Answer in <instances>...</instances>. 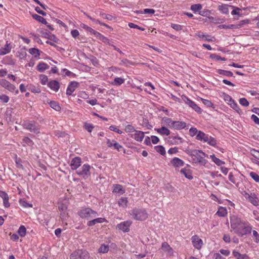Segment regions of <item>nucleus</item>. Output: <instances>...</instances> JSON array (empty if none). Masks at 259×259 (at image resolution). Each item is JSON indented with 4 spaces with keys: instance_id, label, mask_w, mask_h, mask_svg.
I'll list each match as a JSON object with an SVG mask.
<instances>
[{
    "instance_id": "1",
    "label": "nucleus",
    "mask_w": 259,
    "mask_h": 259,
    "mask_svg": "<svg viewBox=\"0 0 259 259\" xmlns=\"http://www.w3.org/2000/svg\"><path fill=\"white\" fill-rule=\"evenodd\" d=\"M230 223L231 229L240 237L250 234L251 232L252 227L235 216L231 218Z\"/></svg>"
},
{
    "instance_id": "2",
    "label": "nucleus",
    "mask_w": 259,
    "mask_h": 259,
    "mask_svg": "<svg viewBox=\"0 0 259 259\" xmlns=\"http://www.w3.org/2000/svg\"><path fill=\"white\" fill-rule=\"evenodd\" d=\"M191 156L193 162L195 163H199L202 165L206 164V160L205 159L206 154L201 150H191L187 153Z\"/></svg>"
},
{
    "instance_id": "3",
    "label": "nucleus",
    "mask_w": 259,
    "mask_h": 259,
    "mask_svg": "<svg viewBox=\"0 0 259 259\" xmlns=\"http://www.w3.org/2000/svg\"><path fill=\"white\" fill-rule=\"evenodd\" d=\"M130 214L134 219L137 221H143L146 220L148 218V214L146 211L143 209H133L131 211Z\"/></svg>"
},
{
    "instance_id": "4",
    "label": "nucleus",
    "mask_w": 259,
    "mask_h": 259,
    "mask_svg": "<svg viewBox=\"0 0 259 259\" xmlns=\"http://www.w3.org/2000/svg\"><path fill=\"white\" fill-rule=\"evenodd\" d=\"M90 257L89 252L85 250L78 249L72 253L70 259H88Z\"/></svg>"
},
{
    "instance_id": "5",
    "label": "nucleus",
    "mask_w": 259,
    "mask_h": 259,
    "mask_svg": "<svg viewBox=\"0 0 259 259\" xmlns=\"http://www.w3.org/2000/svg\"><path fill=\"white\" fill-rule=\"evenodd\" d=\"M78 213L81 218L86 219L95 218L97 215V213L90 208H86L82 209L79 211Z\"/></svg>"
},
{
    "instance_id": "6",
    "label": "nucleus",
    "mask_w": 259,
    "mask_h": 259,
    "mask_svg": "<svg viewBox=\"0 0 259 259\" xmlns=\"http://www.w3.org/2000/svg\"><path fill=\"white\" fill-rule=\"evenodd\" d=\"M91 168L89 164H84L80 169L76 170V173L79 176H82L84 179H87L91 176Z\"/></svg>"
},
{
    "instance_id": "7",
    "label": "nucleus",
    "mask_w": 259,
    "mask_h": 259,
    "mask_svg": "<svg viewBox=\"0 0 259 259\" xmlns=\"http://www.w3.org/2000/svg\"><path fill=\"white\" fill-rule=\"evenodd\" d=\"M24 127L25 128L35 134H37L40 133L39 126L37 125L33 121H28L25 122L24 123Z\"/></svg>"
},
{
    "instance_id": "8",
    "label": "nucleus",
    "mask_w": 259,
    "mask_h": 259,
    "mask_svg": "<svg viewBox=\"0 0 259 259\" xmlns=\"http://www.w3.org/2000/svg\"><path fill=\"white\" fill-rule=\"evenodd\" d=\"M244 196L254 206H257L258 205L259 199L254 193L249 194L247 192H245Z\"/></svg>"
},
{
    "instance_id": "9",
    "label": "nucleus",
    "mask_w": 259,
    "mask_h": 259,
    "mask_svg": "<svg viewBox=\"0 0 259 259\" xmlns=\"http://www.w3.org/2000/svg\"><path fill=\"white\" fill-rule=\"evenodd\" d=\"M132 224L130 221H124L118 224L116 228L123 232H128L130 231V227Z\"/></svg>"
},
{
    "instance_id": "10",
    "label": "nucleus",
    "mask_w": 259,
    "mask_h": 259,
    "mask_svg": "<svg viewBox=\"0 0 259 259\" xmlns=\"http://www.w3.org/2000/svg\"><path fill=\"white\" fill-rule=\"evenodd\" d=\"M0 85L11 92L15 91L16 87L5 79H0Z\"/></svg>"
},
{
    "instance_id": "11",
    "label": "nucleus",
    "mask_w": 259,
    "mask_h": 259,
    "mask_svg": "<svg viewBox=\"0 0 259 259\" xmlns=\"http://www.w3.org/2000/svg\"><path fill=\"white\" fill-rule=\"evenodd\" d=\"M191 239L193 245L195 248L199 249L201 248L203 242L197 235L193 236Z\"/></svg>"
},
{
    "instance_id": "12",
    "label": "nucleus",
    "mask_w": 259,
    "mask_h": 259,
    "mask_svg": "<svg viewBox=\"0 0 259 259\" xmlns=\"http://www.w3.org/2000/svg\"><path fill=\"white\" fill-rule=\"evenodd\" d=\"M81 163V158L79 157H75L72 159L70 165L72 170H76L80 166Z\"/></svg>"
},
{
    "instance_id": "13",
    "label": "nucleus",
    "mask_w": 259,
    "mask_h": 259,
    "mask_svg": "<svg viewBox=\"0 0 259 259\" xmlns=\"http://www.w3.org/2000/svg\"><path fill=\"white\" fill-rule=\"evenodd\" d=\"M78 86V83L76 81H71L67 87L66 94L71 95Z\"/></svg>"
},
{
    "instance_id": "14",
    "label": "nucleus",
    "mask_w": 259,
    "mask_h": 259,
    "mask_svg": "<svg viewBox=\"0 0 259 259\" xmlns=\"http://www.w3.org/2000/svg\"><path fill=\"white\" fill-rule=\"evenodd\" d=\"M0 197L3 199L4 205L5 207H9L10 205L9 202V196L5 191H0Z\"/></svg>"
},
{
    "instance_id": "15",
    "label": "nucleus",
    "mask_w": 259,
    "mask_h": 259,
    "mask_svg": "<svg viewBox=\"0 0 259 259\" xmlns=\"http://www.w3.org/2000/svg\"><path fill=\"white\" fill-rule=\"evenodd\" d=\"M172 125V128L174 129L180 130L185 128L186 123L184 121H175Z\"/></svg>"
},
{
    "instance_id": "16",
    "label": "nucleus",
    "mask_w": 259,
    "mask_h": 259,
    "mask_svg": "<svg viewBox=\"0 0 259 259\" xmlns=\"http://www.w3.org/2000/svg\"><path fill=\"white\" fill-rule=\"evenodd\" d=\"M48 85L49 88L55 92L58 91L60 88L59 82L57 80H52L50 81L48 83Z\"/></svg>"
},
{
    "instance_id": "17",
    "label": "nucleus",
    "mask_w": 259,
    "mask_h": 259,
    "mask_svg": "<svg viewBox=\"0 0 259 259\" xmlns=\"http://www.w3.org/2000/svg\"><path fill=\"white\" fill-rule=\"evenodd\" d=\"M171 164L174 167H180L184 165V162L178 157H175L170 161Z\"/></svg>"
},
{
    "instance_id": "18",
    "label": "nucleus",
    "mask_w": 259,
    "mask_h": 259,
    "mask_svg": "<svg viewBox=\"0 0 259 259\" xmlns=\"http://www.w3.org/2000/svg\"><path fill=\"white\" fill-rule=\"evenodd\" d=\"M12 49L10 44H8V41L4 48L0 49V55H5L9 53Z\"/></svg>"
},
{
    "instance_id": "19",
    "label": "nucleus",
    "mask_w": 259,
    "mask_h": 259,
    "mask_svg": "<svg viewBox=\"0 0 259 259\" xmlns=\"http://www.w3.org/2000/svg\"><path fill=\"white\" fill-rule=\"evenodd\" d=\"M46 103L50 105V107L55 110L56 111H59L61 110V107L59 105L58 103L55 101H50L47 100Z\"/></svg>"
},
{
    "instance_id": "20",
    "label": "nucleus",
    "mask_w": 259,
    "mask_h": 259,
    "mask_svg": "<svg viewBox=\"0 0 259 259\" xmlns=\"http://www.w3.org/2000/svg\"><path fill=\"white\" fill-rule=\"evenodd\" d=\"M169 139V142L172 144L178 145L183 143L182 138L178 136H170Z\"/></svg>"
},
{
    "instance_id": "21",
    "label": "nucleus",
    "mask_w": 259,
    "mask_h": 259,
    "mask_svg": "<svg viewBox=\"0 0 259 259\" xmlns=\"http://www.w3.org/2000/svg\"><path fill=\"white\" fill-rule=\"evenodd\" d=\"M105 221L106 220L104 218H99L89 221L87 223V225L88 226H92L95 225L96 224L102 223Z\"/></svg>"
},
{
    "instance_id": "22",
    "label": "nucleus",
    "mask_w": 259,
    "mask_h": 259,
    "mask_svg": "<svg viewBox=\"0 0 259 259\" xmlns=\"http://www.w3.org/2000/svg\"><path fill=\"white\" fill-rule=\"evenodd\" d=\"M229 7L235 8L233 6H229L228 5H222L219 6V10L223 13L225 14H228L229 13Z\"/></svg>"
},
{
    "instance_id": "23",
    "label": "nucleus",
    "mask_w": 259,
    "mask_h": 259,
    "mask_svg": "<svg viewBox=\"0 0 259 259\" xmlns=\"http://www.w3.org/2000/svg\"><path fill=\"white\" fill-rule=\"evenodd\" d=\"M135 132L134 135V139L137 141H142L144 137V132L140 131H135Z\"/></svg>"
},
{
    "instance_id": "24",
    "label": "nucleus",
    "mask_w": 259,
    "mask_h": 259,
    "mask_svg": "<svg viewBox=\"0 0 259 259\" xmlns=\"http://www.w3.org/2000/svg\"><path fill=\"white\" fill-rule=\"evenodd\" d=\"M180 172L184 175L185 177L189 180H192L193 179V177L192 176L191 171L190 169H186V168H182Z\"/></svg>"
},
{
    "instance_id": "25",
    "label": "nucleus",
    "mask_w": 259,
    "mask_h": 259,
    "mask_svg": "<svg viewBox=\"0 0 259 259\" xmlns=\"http://www.w3.org/2000/svg\"><path fill=\"white\" fill-rule=\"evenodd\" d=\"M161 248L163 251H167L170 254L173 252V249L167 242L162 243Z\"/></svg>"
},
{
    "instance_id": "26",
    "label": "nucleus",
    "mask_w": 259,
    "mask_h": 259,
    "mask_svg": "<svg viewBox=\"0 0 259 259\" xmlns=\"http://www.w3.org/2000/svg\"><path fill=\"white\" fill-rule=\"evenodd\" d=\"M155 130L161 135L168 136L170 134L169 130L164 126L160 128H156Z\"/></svg>"
},
{
    "instance_id": "27",
    "label": "nucleus",
    "mask_w": 259,
    "mask_h": 259,
    "mask_svg": "<svg viewBox=\"0 0 259 259\" xmlns=\"http://www.w3.org/2000/svg\"><path fill=\"white\" fill-rule=\"evenodd\" d=\"M220 29H238L239 28V25H237L236 24H230V25H226L223 24L220 25L218 26Z\"/></svg>"
},
{
    "instance_id": "28",
    "label": "nucleus",
    "mask_w": 259,
    "mask_h": 259,
    "mask_svg": "<svg viewBox=\"0 0 259 259\" xmlns=\"http://www.w3.org/2000/svg\"><path fill=\"white\" fill-rule=\"evenodd\" d=\"M37 69L40 72H44L49 68V66L44 62H40L36 67Z\"/></svg>"
},
{
    "instance_id": "29",
    "label": "nucleus",
    "mask_w": 259,
    "mask_h": 259,
    "mask_svg": "<svg viewBox=\"0 0 259 259\" xmlns=\"http://www.w3.org/2000/svg\"><path fill=\"white\" fill-rule=\"evenodd\" d=\"M32 17H33V18L34 19L37 20L39 22H40L44 24H48L46 20L44 18H43L42 17L40 16L37 14H33L32 15Z\"/></svg>"
},
{
    "instance_id": "30",
    "label": "nucleus",
    "mask_w": 259,
    "mask_h": 259,
    "mask_svg": "<svg viewBox=\"0 0 259 259\" xmlns=\"http://www.w3.org/2000/svg\"><path fill=\"white\" fill-rule=\"evenodd\" d=\"M113 192L115 193H118L120 194H123L125 191L123 187L120 185H115L114 188Z\"/></svg>"
},
{
    "instance_id": "31",
    "label": "nucleus",
    "mask_w": 259,
    "mask_h": 259,
    "mask_svg": "<svg viewBox=\"0 0 259 259\" xmlns=\"http://www.w3.org/2000/svg\"><path fill=\"white\" fill-rule=\"evenodd\" d=\"M217 72L221 74L226 76H233V74L231 71H227L223 69H218Z\"/></svg>"
},
{
    "instance_id": "32",
    "label": "nucleus",
    "mask_w": 259,
    "mask_h": 259,
    "mask_svg": "<svg viewBox=\"0 0 259 259\" xmlns=\"http://www.w3.org/2000/svg\"><path fill=\"white\" fill-rule=\"evenodd\" d=\"M127 199L126 197H121L118 201V204L119 206L125 207L127 206Z\"/></svg>"
},
{
    "instance_id": "33",
    "label": "nucleus",
    "mask_w": 259,
    "mask_h": 259,
    "mask_svg": "<svg viewBox=\"0 0 259 259\" xmlns=\"http://www.w3.org/2000/svg\"><path fill=\"white\" fill-rule=\"evenodd\" d=\"M210 157L212 160L218 166H221L222 164H224L225 162L220 159L215 157L214 154L210 155Z\"/></svg>"
},
{
    "instance_id": "34",
    "label": "nucleus",
    "mask_w": 259,
    "mask_h": 259,
    "mask_svg": "<svg viewBox=\"0 0 259 259\" xmlns=\"http://www.w3.org/2000/svg\"><path fill=\"white\" fill-rule=\"evenodd\" d=\"M233 255L238 259H247V255L246 254H242L239 252L234 250L233 251Z\"/></svg>"
},
{
    "instance_id": "35",
    "label": "nucleus",
    "mask_w": 259,
    "mask_h": 259,
    "mask_svg": "<svg viewBox=\"0 0 259 259\" xmlns=\"http://www.w3.org/2000/svg\"><path fill=\"white\" fill-rule=\"evenodd\" d=\"M17 232L21 237H23L26 235V229L24 226H21Z\"/></svg>"
},
{
    "instance_id": "36",
    "label": "nucleus",
    "mask_w": 259,
    "mask_h": 259,
    "mask_svg": "<svg viewBox=\"0 0 259 259\" xmlns=\"http://www.w3.org/2000/svg\"><path fill=\"white\" fill-rule=\"evenodd\" d=\"M155 150L158 153H159L160 154L164 155L165 154V150L162 146L159 145L155 146L154 147Z\"/></svg>"
},
{
    "instance_id": "37",
    "label": "nucleus",
    "mask_w": 259,
    "mask_h": 259,
    "mask_svg": "<svg viewBox=\"0 0 259 259\" xmlns=\"http://www.w3.org/2000/svg\"><path fill=\"white\" fill-rule=\"evenodd\" d=\"M202 9V5L200 4L191 5V10L194 12L200 11Z\"/></svg>"
},
{
    "instance_id": "38",
    "label": "nucleus",
    "mask_w": 259,
    "mask_h": 259,
    "mask_svg": "<svg viewBox=\"0 0 259 259\" xmlns=\"http://www.w3.org/2000/svg\"><path fill=\"white\" fill-rule=\"evenodd\" d=\"M30 54L34 56V57H38L40 55L39 51L36 48H31L29 50Z\"/></svg>"
},
{
    "instance_id": "39",
    "label": "nucleus",
    "mask_w": 259,
    "mask_h": 259,
    "mask_svg": "<svg viewBox=\"0 0 259 259\" xmlns=\"http://www.w3.org/2000/svg\"><path fill=\"white\" fill-rule=\"evenodd\" d=\"M227 210L225 208L221 207L219 208L218 211L217 212V214L219 217H225L227 214Z\"/></svg>"
},
{
    "instance_id": "40",
    "label": "nucleus",
    "mask_w": 259,
    "mask_h": 259,
    "mask_svg": "<svg viewBox=\"0 0 259 259\" xmlns=\"http://www.w3.org/2000/svg\"><path fill=\"white\" fill-rule=\"evenodd\" d=\"M231 106L239 114L242 113V110L240 109L239 106L234 101L233 103H230Z\"/></svg>"
},
{
    "instance_id": "41",
    "label": "nucleus",
    "mask_w": 259,
    "mask_h": 259,
    "mask_svg": "<svg viewBox=\"0 0 259 259\" xmlns=\"http://www.w3.org/2000/svg\"><path fill=\"white\" fill-rule=\"evenodd\" d=\"M109 250V247L108 245H106L104 244L101 245L100 247L99 248V252L100 253H107Z\"/></svg>"
},
{
    "instance_id": "42",
    "label": "nucleus",
    "mask_w": 259,
    "mask_h": 259,
    "mask_svg": "<svg viewBox=\"0 0 259 259\" xmlns=\"http://www.w3.org/2000/svg\"><path fill=\"white\" fill-rule=\"evenodd\" d=\"M124 81V79L121 77H116L114 78L113 84L115 85H120Z\"/></svg>"
},
{
    "instance_id": "43",
    "label": "nucleus",
    "mask_w": 259,
    "mask_h": 259,
    "mask_svg": "<svg viewBox=\"0 0 259 259\" xmlns=\"http://www.w3.org/2000/svg\"><path fill=\"white\" fill-rule=\"evenodd\" d=\"M189 106L193 108L197 112L201 113V108L199 107H198L193 101L190 102Z\"/></svg>"
},
{
    "instance_id": "44",
    "label": "nucleus",
    "mask_w": 259,
    "mask_h": 259,
    "mask_svg": "<svg viewBox=\"0 0 259 259\" xmlns=\"http://www.w3.org/2000/svg\"><path fill=\"white\" fill-rule=\"evenodd\" d=\"M163 120L164 122L170 127H172V125L175 121L171 120V119L167 117H164Z\"/></svg>"
},
{
    "instance_id": "45",
    "label": "nucleus",
    "mask_w": 259,
    "mask_h": 259,
    "mask_svg": "<svg viewBox=\"0 0 259 259\" xmlns=\"http://www.w3.org/2000/svg\"><path fill=\"white\" fill-rule=\"evenodd\" d=\"M197 35L202 38H204L205 40L208 41H212L213 40L212 38H210V36L208 35H205L203 34V33H199Z\"/></svg>"
},
{
    "instance_id": "46",
    "label": "nucleus",
    "mask_w": 259,
    "mask_h": 259,
    "mask_svg": "<svg viewBox=\"0 0 259 259\" xmlns=\"http://www.w3.org/2000/svg\"><path fill=\"white\" fill-rule=\"evenodd\" d=\"M19 203L21 206L24 207H31L32 206V204H29L26 200L23 199H20Z\"/></svg>"
},
{
    "instance_id": "47",
    "label": "nucleus",
    "mask_w": 259,
    "mask_h": 259,
    "mask_svg": "<svg viewBox=\"0 0 259 259\" xmlns=\"http://www.w3.org/2000/svg\"><path fill=\"white\" fill-rule=\"evenodd\" d=\"M205 134L202 131H199L196 135V139L197 140L202 141L203 139L204 138Z\"/></svg>"
},
{
    "instance_id": "48",
    "label": "nucleus",
    "mask_w": 259,
    "mask_h": 259,
    "mask_svg": "<svg viewBox=\"0 0 259 259\" xmlns=\"http://www.w3.org/2000/svg\"><path fill=\"white\" fill-rule=\"evenodd\" d=\"M39 78L40 79V82L42 84L45 85L48 82V78L47 76H46L44 74H41L39 76Z\"/></svg>"
},
{
    "instance_id": "49",
    "label": "nucleus",
    "mask_w": 259,
    "mask_h": 259,
    "mask_svg": "<svg viewBox=\"0 0 259 259\" xmlns=\"http://www.w3.org/2000/svg\"><path fill=\"white\" fill-rule=\"evenodd\" d=\"M249 175L255 182H259V176L256 173L252 171Z\"/></svg>"
},
{
    "instance_id": "50",
    "label": "nucleus",
    "mask_w": 259,
    "mask_h": 259,
    "mask_svg": "<svg viewBox=\"0 0 259 259\" xmlns=\"http://www.w3.org/2000/svg\"><path fill=\"white\" fill-rule=\"evenodd\" d=\"M198 132L199 131L196 128L193 127H191L189 130L190 135L192 137L197 135V134L198 133Z\"/></svg>"
},
{
    "instance_id": "51",
    "label": "nucleus",
    "mask_w": 259,
    "mask_h": 259,
    "mask_svg": "<svg viewBox=\"0 0 259 259\" xmlns=\"http://www.w3.org/2000/svg\"><path fill=\"white\" fill-rule=\"evenodd\" d=\"M239 103L243 106H248L249 102L245 98H242L239 99Z\"/></svg>"
},
{
    "instance_id": "52",
    "label": "nucleus",
    "mask_w": 259,
    "mask_h": 259,
    "mask_svg": "<svg viewBox=\"0 0 259 259\" xmlns=\"http://www.w3.org/2000/svg\"><path fill=\"white\" fill-rule=\"evenodd\" d=\"M208 144L212 146H214L217 144V141L215 139L212 137H209L208 141L207 142Z\"/></svg>"
},
{
    "instance_id": "53",
    "label": "nucleus",
    "mask_w": 259,
    "mask_h": 259,
    "mask_svg": "<svg viewBox=\"0 0 259 259\" xmlns=\"http://www.w3.org/2000/svg\"><path fill=\"white\" fill-rule=\"evenodd\" d=\"M113 144L114 148L117 151H120L121 150H124L123 147L116 141Z\"/></svg>"
},
{
    "instance_id": "54",
    "label": "nucleus",
    "mask_w": 259,
    "mask_h": 259,
    "mask_svg": "<svg viewBox=\"0 0 259 259\" xmlns=\"http://www.w3.org/2000/svg\"><path fill=\"white\" fill-rule=\"evenodd\" d=\"M128 25L130 28H137V29H140L142 31H144L145 30L144 28L141 27L133 23H129Z\"/></svg>"
},
{
    "instance_id": "55",
    "label": "nucleus",
    "mask_w": 259,
    "mask_h": 259,
    "mask_svg": "<svg viewBox=\"0 0 259 259\" xmlns=\"http://www.w3.org/2000/svg\"><path fill=\"white\" fill-rule=\"evenodd\" d=\"M0 100L4 103H8L9 101V97L3 94L0 96Z\"/></svg>"
},
{
    "instance_id": "56",
    "label": "nucleus",
    "mask_w": 259,
    "mask_h": 259,
    "mask_svg": "<svg viewBox=\"0 0 259 259\" xmlns=\"http://www.w3.org/2000/svg\"><path fill=\"white\" fill-rule=\"evenodd\" d=\"M253 237H254V241L256 243L259 242V234L255 230L252 231Z\"/></svg>"
},
{
    "instance_id": "57",
    "label": "nucleus",
    "mask_w": 259,
    "mask_h": 259,
    "mask_svg": "<svg viewBox=\"0 0 259 259\" xmlns=\"http://www.w3.org/2000/svg\"><path fill=\"white\" fill-rule=\"evenodd\" d=\"M124 130L127 133H131L135 131V128L133 125L129 124L125 126Z\"/></svg>"
},
{
    "instance_id": "58",
    "label": "nucleus",
    "mask_w": 259,
    "mask_h": 259,
    "mask_svg": "<svg viewBox=\"0 0 259 259\" xmlns=\"http://www.w3.org/2000/svg\"><path fill=\"white\" fill-rule=\"evenodd\" d=\"M199 14L202 16H207L210 14V11L208 10L200 11Z\"/></svg>"
},
{
    "instance_id": "59",
    "label": "nucleus",
    "mask_w": 259,
    "mask_h": 259,
    "mask_svg": "<svg viewBox=\"0 0 259 259\" xmlns=\"http://www.w3.org/2000/svg\"><path fill=\"white\" fill-rule=\"evenodd\" d=\"M84 126L85 130H87L89 132H91L94 128V126L89 123H85Z\"/></svg>"
},
{
    "instance_id": "60",
    "label": "nucleus",
    "mask_w": 259,
    "mask_h": 259,
    "mask_svg": "<svg viewBox=\"0 0 259 259\" xmlns=\"http://www.w3.org/2000/svg\"><path fill=\"white\" fill-rule=\"evenodd\" d=\"M202 101L204 105H206L207 107H212L213 105V104L212 103V102L209 100L202 99Z\"/></svg>"
},
{
    "instance_id": "61",
    "label": "nucleus",
    "mask_w": 259,
    "mask_h": 259,
    "mask_svg": "<svg viewBox=\"0 0 259 259\" xmlns=\"http://www.w3.org/2000/svg\"><path fill=\"white\" fill-rule=\"evenodd\" d=\"M23 141L29 145L33 144L32 141L28 137H24L23 139Z\"/></svg>"
},
{
    "instance_id": "62",
    "label": "nucleus",
    "mask_w": 259,
    "mask_h": 259,
    "mask_svg": "<svg viewBox=\"0 0 259 259\" xmlns=\"http://www.w3.org/2000/svg\"><path fill=\"white\" fill-rule=\"evenodd\" d=\"M71 34L72 37L74 38L77 37L79 35V31L76 29L71 30Z\"/></svg>"
},
{
    "instance_id": "63",
    "label": "nucleus",
    "mask_w": 259,
    "mask_h": 259,
    "mask_svg": "<svg viewBox=\"0 0 259 259\" xmlns=\"http://www.w3.org/2000/svg\"><path fill=\"white\" fill-rule=\"evenodd\" d=\"M251 119L257 124H259V118L254 114L251 116Z\"/></svg>"
},
{
    "instance_id": "64",
    "label": "nucleus",
    "mask_w": 259,
    "mask_h": 259,
    "mask_svg": "<svg viewBox=\"0 0 259 259\" xmlns=\"http://www.w3.org/2000/svg\"><path fill=\"white\" fill-rule=\"evenodd\" d=\"M252 155L259 160V151L253 149L252 150Z\"/></svg>"
}]
</instances>
